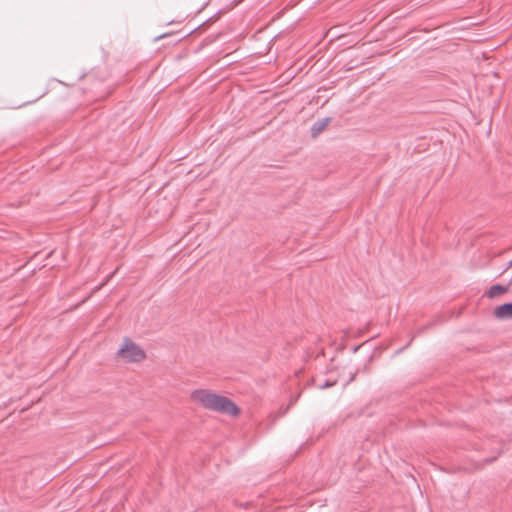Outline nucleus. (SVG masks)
Returning <instances> with one entry per match:
<instances>
[{
	"label": "nucleus",
	"instance_id": "0eeeda50",
	"mask_svg": "<svg viewBox=\"0 0 512 512\" xmlns=\"http://www.w3.org/2000/svg\"><path fill=\"white\" fill-rule=\"evenodd\" d=\"M508 266H509V267H511V266H512V260L509 262Z\"/></svg>",
	"mask_w": 512,
	"mask_h": 512
},
{
	"label": "nucleus",
	"instance_id": "7ed1b4c3",
	"mask_svg": "<svg viewBox=\"0 0 512 512\" xmlns=\"http://www.w3.org/2000/svg\"><path fill=\"white\" fill-rule=\"evenodd\" d=\"M495 317L499 319H510L512 318V302L505 303L495 308Z\"/></svg>",
	"mask_w": 512,
	"mask_h": 512
},
{
	"label": "nucleus",
	"instance_id": "f257e3e1",
	"mask_svg": "<svg viewBox=\"0 0 512 512\" xmlns=\"http://www.w3.org/2000/svg\"><path fill=\"white\" fill-rule=\"evenodd\" d=\"M193 401L199 403L204 408L235 416L238 414V407L227 397L217 395L207 390H195L191 394Z\"/></svg>",
	"mask_w": 512,
	"mask_h": 512
},
{
	"label": "nucleus",
	"instance_id": "423d86ee",
	"mask_svg": "<svg viewBox=\"0 0 512 512\" xmlns=\"http://www.w3.org/2000/svg\"><path fill=\"white\" fill-rule=\"evenodd\" d=\"M331 385H332L331 383L326 382V383H324L323 385H320V388L330 387Z\"/></svg>",
	"mask_w": 512,
	"mask_h": 512
},
{
	"label": "nucleus",
	"instance_id": "39448f33",
	"mask_svg": "<svg viewBox=\"0 0 512 512\" xmlns=\"http://www.w3.org/2000/svg\"><path fill=\"white\" fill-rule=\"evenodd\" d=\"M507 291V288L502 286V285H493L492 287H490V289L488 290L487 292V296L489 298H495L503 293H505Z\"/></svg>",
	"mask_w": 512,
	"mask_h": 512
},
{
	"label": "nucleus",
	"instance_id": "20e7f679",
	"mask_svg": "<svg viewBox=\"0 0 512 512\" xmlns=\"http://www.w3.org/2000/svg\"><path fill=\"white\" fill-rule=\"evenodd\" d=\"M329 121V118H324L316 121L311 127L312 136L316 137L317 135H319L325 129Z\"/></svg>",
	"mask_w": 512,
	"mask_h": 512
},
{
	"label": "nucleus",
	"instance_id": "f03ea898",
	"mask_svg": "<svg viewBox=\"0 0 512 512\" xmlns=\"http://www.w3.org/2000/svg\"><path fill=\"white\" fill-rule=\"evenodd\" d=\"M118 355L126 362H139L145 358L144 350L128 338H125L123 346L118 350Z\"/></svg>",
	"mask_w": 512,
	"mask_h": 512
}]
</instances>
